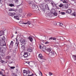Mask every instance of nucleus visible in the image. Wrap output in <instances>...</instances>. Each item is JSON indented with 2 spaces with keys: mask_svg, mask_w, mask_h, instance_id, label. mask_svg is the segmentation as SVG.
I'll use <instances>...</instances> for the list:
<instances>
[{
  "mask_svg": "<svg viewBox=\"0 0 76 76\" xmlns=\"http://www.w3.org/2000/svg\"><path fill=\"white\" fill-rule=\"evenodd\" d=\"M31 73L30 72V71L29 70H28L27 71H26L25 70H24L23 71V73L24 74H26L27 75L26 76H32L34 75V74H32V75H29V73Z\"/></svg>",
  "mask_w": 76,
  "mask_h": 76,
  "instance_id": "obj_1",
  "label": "nucleus"
},
{
  "mask_svg": "<svg viewBox=\"0 0 76 76\" xmlns=\"http://www.w3.org/2000/svg\"><path fill=\"white\" fill-rule=\"evenodd\" d=\"M20 23H22V24H24V25H28L31 28L33 27V25L31 24V22H30L29 21H28L27 23H23V22L21 23V21L20 22Z\"/></svg>",
  "mask_w": 76,
  "mask_h": 76,
  "instance_id": "obj_2",
  "label": "nucleus"
},
{
  "mask_svg": "<svg viewBox=\"0 0 76 76\" xmlns=\"http://www.w3.org/2000/svg\"><path fill=\"white\" fill-rule=\"evenodd\" d=\"M16 42L15 46V49H17L19 48V42L18 41V40L17 38H16Z\"/></svg>",
  "mask_w": 76,
  "mask_h": 76,
  "instance_id": "obj_3",
  "label": "nucleus"
},
{
  "mask_svg": "<svg viewBox=\"0 0 76 76\" xmlns=\"http://www.w3.org/2000/svg\"><path fill=\"white\" fill-rule=\"evenodd\" d=\"M20 41V43H21V45H22V44L25 45L26 44V40L23 38L21 39Z\"/></svg>",
  "mask_w": 76,
  "mask_h": 76,
  "instance_id": "obj_4",
  "label": "nucleus"
},
{
  "mask_svg": "<svg viewBox=\"0 0 76 76\" xmlns=\"http://www.w3.org/2000/svg\"><path fill=\"white\" fill-rule=\"evenodd\" d=\"M49 55L50 57H52V56H54L55 55H56V53L53 51H52L49 53Z\"/></svg>",
  "mask_w": 76,
  "mask_h": 76,
  "instance_id": "obj_5",
  "label": "nucleus"
},
{
  "mask_svg": "<svg viewBox=\"0 0 76 76\" xmlns=\"http://www.w3.org/2000/svg\"><path fill=\"white\" fill-rule=\"evenodd\" d=\"M51 49L49 48H46L45 53H50V52H51Z\"/></svg>",
  "mask_w": 76,
  "mask_h": 76,
  "instance_id": "obj_6",
  "label": "nucleus"
},
{
  "mask_svg": "<svg viewBox=\"0 0 76 76\" xmlns=\"http://www.w3.org/2000/svg\"><path fill=\"white\" fill-rule=\"evenodd\" d=\"M16 13L15 12H9L8 13V15L10 16H13L14 15H15Z\"/></svg>",
  "mask_w": 76,
  "mask_h": 76,
  "instance_id": "obj_7",
  "label": "nucleus"
},
{
  "mask_svg": "<svg viewBox=\"0 0 76 76\" xmlns=\"http://www.w3.org/2000/svg\"><path fill=\"white\" fill-rule=\"evenodd\" d=\"M46 48H46L45 46H44L42 47V50L44 52H45L46 51Z\"/></svg>",
  "mask_w": 76,
  "mask_h": 76,
  "instance_id": "obj_8",
  "label": "nucleus"
},
{
  "mask_svg": "<svg viewBox=\"0 0 76 76\" xmlns=\"http://www.w3.org/2000/svg\"><path fill=\"white\" fill-rule=\"evenodd\" d=\"M23 56L24 57H27L28 56V52H25L24 53Z\"/></svg>",
  "mask_w": 76,
  "mask_h": 76,
  "instance_id": "obj_9",
  "label": "nucleus"
},
{
  "mask_svg": "<svg viewBox=\"0 0 76 76\" xmlns=\"http://www.w3.org/2000/svg\"><path fill=\"white\" fill-rule=\"evenodd\" d=\"M50 12H51V13L53 14V15H55V13L56 12L55 9H52L50 10Z\"/></svg>",
  "mask_w": 76,
  "mask_h": 76,
  "instance_id": "obj_10",
  "label": "nucleus"
},
{
  "mask_svg": "<svg viewBox=\"0 0 76 76\" xmlns=\"http://www.w3.org/2000/svg\"><path fill=\"white\" fill-rule=\"evenodd\" d=\"M66 13H67L70 14L72 12V10L69 9L67 10L66 11Z\"/></svg>",
  "mask_w": 76,
  "mask_h": 76,
  "instance_id": "obj_11",
  "label": "nucleus"
},
{
  "mask_svg": "<svg viewBox=\"0 0 76 76\" xmlns=\"http://www.w3.org/2000/svg\"><path fill=\"white\" fill-rule=\"evenodd\" d=\"M27 51L28 52H32V49L31 48H28L27 49Z\"/></svg>",
  "mask_w": 76,
  "mask_h": 76,
  "instance_id": "obj_12",
  "label": "nucleus"
},
{
  "mask_svg": "<svg viewBox=\"0 0 76 76\" xmlns=\"http://www.w3.org/2000/svg\"><path fill=\"white\" fill-rule=\"evenodd\" d=\"M4 35V31L1 30L0 31V37Z\"/></svg>",
  "mask_w": 76,
  "mask_h": 76,
  "instance_id": "obj_13",
  "label": "nucleus"
},
{
  "mask_svg": "<svg viewBox=\"0 0 76 76\" xmlns=\"http://www.w3.org/2000/svg\"><path fill=\"white\" fill-rule=\"evenodd\" d=\"M14 19H16L17 20H19V17L17 15H15L14 16Z\"/></svg>",
  "mask_w": 76,
  "mask_h": 76,
  "instance_id": "obj_14",
  "label": "nucleus"
},
{
  "mask_svg": "<svg viewBox=\"0 0 76 76\" xmlns=\"http://www.w3.org/2000/svg\"><path fill=\"white\" fill-rule=\"evenodd\" d=\"M28 39L31 42H32V41H33V38L32 37H28Z\"/></svg>",
  "mask_w": 76,
  "mask_h": 76,
  "instance_id": "obj_15",
  "label": "nucleus"
},
{
  "mask_svg": "<svg viewBox=\"0 0 76 76\" xmlns=\"http://www.w3.org/2000/svg\"><path fill=\"white\" fill-rule=\"evenodd\" d=\"M72 58H73L74 61H76V55H72Z\"/></svg>",
  "mask_w": 76,
  "mask_h": 76,
  "instance_id": "obj_16",
  "label": "nucleus"
},
{
  "mask_svg": "<svg viewBox=\"0 0 76 76\" xmlns=\"http://www.w3.org/2000/svg\"><path fill=\"white\" fill-rule=\"evenodd\" d=\"M56 24L57 25H60L59 26H63V23H60V22L57 23H56Z\"/></svg>",
  "mask_w": 76,
  "mask_h": 76,
  "instance_id": "obj_17",
  "label": "nucleus"
},
{
  "mask_svg": "<svg viewBox=\"0 0 76 76\" xmlns=\"http://www.w3.org/2000/svg\"><path fill=\"white\" fill-rule=\"evenodd\" d=\"M36 5L35 4H33L32 6V8L33 9H35V7H36Z\"/></svg>",
  "mask_w": 76,
  "mask_h": 76,
  "instance_id": "obj_18",
  "label": "nucleus"
},
{
  "mask_svg": "<svg viewBox=\"0 0 76 76\" xmlns=\"http://www.w3.org/2000/svg\"><path fill=\"white\" fill-rule=\"evenodd\" d=\"M58 6H59L60 7H62L63 6V4L62 3L59 4L58 5Z\"/></svg>",
  "mask_w": 76,
  "mask_h": 76,
  "instance_id": "obj_19",
  "label": "nucleus"
},
{
  "mask_svg": "<svg viewBox=\"0 0 76 76\" xmlns=\"http://www.w3.org/2000/svg\"><path fill=\"white\" fill-rule=\"evenodd\" d=\"M63 3H68V1L67 0H64L63 1Z\"/></svg>",
  "mask_w": 76,
  "mask_h": 76,
  "instance_id": "obj_20",
  "label": "nucleus"
},
{
  "mask_svg": "<svg viewBox=\"0 0 76 76\" xmlns=\"http://www.w3.org/2000/svg\"><path fill=\"white\" fill-rule=\"evenodd\" d=\"M11 58V56H7L6 57V59H10Z\"/></svg>",
  "mask_w": 76,
  "mask_h": 76,
  "instance_id": "obj_21",
  "label": "nucleus"
},
{
  "mask_svg": "<svg viewBox=\"0 0 76 76\" xmlns=\"http://www.w3.org/2000/svg\"><path fill=\"white\" fill-rule=\"evenodd\" d=\"M39 58H42L43 57V56H42V54H40L39 55Z\"/></svg>",
  "mask_w": 76,
  "mask_h": 76,
  "instance_id": "obj_22",
  "label": "nucleus"
},
{
  "mask_svg": "<svg viewBox=\"0 0 76 76\" xmlns=\"http://www.w3.org/2000/svg\"><path fill=\"white\" fill-rule=\"evenodd\" d=\"M1 38L2 39V41H5V40H6L5 37H4V36H3L2 37H1Z\"/></svg>",
  "mask_w": 76,
  "mask_h": 76,
  "instance_id": "obj_23",
  "label": "nucleus"
},
{
  "mask_svg": "<svg viewBox=\"0 0 76 76\" xmlns=\"http://www.w3.org/2000/svg\"><path fill=\"white\" fill-rule=\"evenodd\" d=\"M32 14L31 13H28L27 15V16L28 17H31Z\"/></svg>",
  "mask_w": 76,
  "mask_h": 76,
  "instance_id": "obj_24",
  "label": "nucleus"
},
{
  "mask_svg": "<svg viewBox=\"0 0 76 76\" xmlns=\"http://www.w3.org/2000/svg\"><path fill=\"white\" fill-rule=\"evenodd\" d=\"M9 6H10L11 7H13L14 6V4H9Z\"/></svg>",
  "mask_w": 76,
  "mask_h": 76,
  "instance_id": "obj_25",
  "label": "nucleus"
},
{
  "mask_svg": "<svg viewBox=\"0 0 76 76\" xmlns=\"http://www.w3.org/2000/svg\"><path fill=\"white\" fill-rule=\"evenodd\" d=\"M14 43L13 42V41H11V42L10 44V45H12V46H13V44Z\"/></svg>",
  "mask_w": 76,
  "mask_h": 76,
  "instance_id": "obj_26",
  "label": "nucleus"
},
{
  "mask_svg": "<svg viewBox=\"0 0 76 76\" xmlns=\"http://www.w3.org/2000/svg\"><path fill=\"white\" fill-rule=\"evenodd\" d=\"M36 9H39L38 8V6H37V5H36L35 8V10H36Z\"/></svg>",
  "mask_w": 76,
  "mask_h": 76,
  "instance_id": "obj_27",
  "label": "nucleus"
},
{
  "mask_svg": "<svg viewBox=\"0 0 76 76\" xmlns=\"http://www.w3.org/2000/svg\"><path fill=\"white\" fill-rule=\"evenodd\" d=\"M1 62L2 64H3V63L5 62V61H3L2 60H1Z\"/></svg>",
  "mask_w": 76,
  "mask_h": 76,
  "instance_id": "obj_28",
  "label": "nucleus"
},
{
  "mask_svg": "<svg viewBox=\"0 0 76 76\" xmlns=\"http://www.w3.org/2000/svg\"><path fill=\"white\" fill-rule=\"evenodd\" d=\"M59 13L60 14H62V15H66V13H65L64 12H62Z\"/></svg>",
  "mask_w": 76,
  "mask_h": 76,
  "instance_id": "obj_29",
  "label": "nucleus"
},
{
  "mask_svg": "<svg viewBox=\"0 0 76 76\" xmlns=\"http://www.w3.org/2000/svg\"><path fill=\"white\" fill-rule=\"evenodd\" d=\"M19 13H22V10L20 9L19 10Z\"/></svg>",
  "mask_w": 76,
  "mask_h": 76,
  "instance_id": "obj_30",
  "label": "nucleus"
},
{
  "mask_svg": "<svg viewBox=\"0 0 76 76\" xmlns=\"http://www.w3.org/2000/svg\"><path fill=\"white\" fill-rule=\"evenodd\" d=\"M10 69H15V66H11V67H10Z\"/></svg>",
  "mask_w": 76,
  "mask_h": 76,
  "instance_id": "obj_31",
  "label": "nucleus"
},
{
  "mask_svg": "<svg viewBox=\"0 0 76 76\" xmlns=\"http://www.w3.org/2000/svg\"><path fill=\"white\" fill-rule=\"evenodd\" d=\"M72 16H76V13L75 12H74L72 14Z\"/></svg>",
  "mask_w": 76,
  "mask_h": 76,
  "instance_id": "obj_32",
  "label": "nucleus"
},
{
  "mask_svg": "<svg viewBox=\"0 0 76 76\" xmlns=\"http://www.w3.org/2000/svg\"><path fill=\"white\" fill-rule=\"evenodd\" d=\"M49 42H45V44H49Z\"/></svg>",
  "mask_w": 76,
  "mask_h": 76,
  "instance_id": "obj_33",
  "label": "nucleus"
},
{
  "mask_svg": "<svg viewBox=\"0 0 76 76\" xmlns=\"http://www.w3.org/2000/svg\"><path fill=\"white\" fill-rule=\"evenodd\" d=\"M6 46V44H3L2 45H0V46Z\"/></svg>",
  "mask_w": 76,
  "mask_h": 76,
  "instance_id": "obj_34",
  "label": "nucleus"
},
{
  "mask_svg": "<svg viewBox=\"0 0 76 76\" xmlns=\"http://www.w3.org/2000/svg\"><path fill=\"white\" fill-rule=\"evenodd\" d=\"M14 1L15 3H18V0H14Z\"/></svg>",
  "mask_w": 76,
  "mask_h": 76,
  "instance_id": "obj_35",
  "label": "nucleus"
},
{
  "mask_svg": "<svg viewBox=\"0 0 76 76\" xmlns=\"http://www.w3.org/2000/svg\"><path fill=\"white\" fill-rule=\"evenodd\" d=\"M40 74H39L40 76H42V72L41 71H40Z\"/></svg>",
  "mask_w": 76,
  "mask_h": 76,
  "instance_id": "obj_36",
  "label": "nucleus"
},
{
  "mask_svg": "<svg viewBox=\"0 0 76 76\" xmlns=\"http://www.w3.org/2000/svg\"><path fill=\"white\" fill-rule=\"evenodd\" d=\"M13 76H18L17 75H16V74H15L14 73H13Z\"/></svg>",
  "mask_w": 76,
  "mask_h": 76,
  "instance_id": "obj_37",
  "label": "nucleus"
},
{
  "mask_svg": "<svg viewBox=\"0 0 76 76\" xmlns=\"http://www.w3.org/2000/svg\"><path fill=\"white\" fill-rule=\"evenodd\" d=\"M49 75H50V76H51V75H53V74L52 73H51V72H50L49 73Z\"/></svg>",
  "mask_w": 76,
  "mask_h": 76,
  "instance_id": "obj_38",
  "label": "nucleus"
},
{
  "mask_svg": "<svg viewBox=\"0 0 76 76\" xmlns=\"http://www.w3.org/2000/svg\"><path fill=\"white\" fill-rule=\"evenodd\" d=\"M1 56H2V57H4V54H1Z\"/></svg>",
  "mask_w": 76,
  "mask_h": 76,
  "instance_id": "obj_39",
  "label": "nucleus"
},
{
  "mask_svg": "<svg viewBox=\"0 0 76 76\" xmlns=\"http://www.w3.org/2000/svg\"><path fill=\"white\" fill-rule=\"evenodd\" d=\"M50 39H53V37H50L49 38V40H50Z\"/></svg>",
  "mask_w": 76,
  "mask_h": 76,
  "instance_id": "obj_40",
  "label": "nucleus"
},
{
  "mask_svg": "<svg viewBox=\"0 0 76 76\" xmlns=\"http://www.w3.org/2000/svg\"><path fill=\"white\" fill-rule=\"evenodd\" d=\"M52 39L53 40H56V39L54 37H52Z\"/></svg>",
  "mask_w": 76,
  "mask_h": 76,
  "instance_id": "obj_41",
  "label": "nucleus"
},
{
  "mask_svg": "<svg viewBox=\"0 0 76 76\" xmlns=\"http://www.w3.org/2000/svg\"><path fill=\"white\" fill-rule=\"evenodd\" d=\"M54 15V16H57V13H55V14Z\"/></svg>",
  "mask_w": 76,
  "mask_h": 76,
  "instance_id": "obj_42",
  "label": "nucleus"
},
{
  "mask_svg": "<svg viewBox=\"0 0 76 76\" xmlns=\"http://www.w3.org/2000/svg\"><path fill=\"white\" fill-rule=\"evenodd\" d=\"M48 6V8H47V10H50V8H49V7H48V5H47Z\"/></svg>",
  "mask_w": 76,
  "mask_h": 76,
  "instance_id": "obj_43",
  "label": "nucleus"
},
{
  "mask_svg": "<svg viewBox=\"0 0 76 76\" xmlns=\"http://www.w3.org/2000/svg\"><path fill=\"white\" fill-rule=\"evenodd\" d=\"M0 75H3V74L2 73V72H1V71L0 72Z\"/></svg>",
  "mask_w": 76,
  "mask_h": 76,
  "instance_id": "obj_44",
  "label": "nucleus"
},
{
  "mask_svg": "<svg viewBox=\"0 0 76 76\" xmlns=\"http://www.w3.org/2000/svg\"><path fill=\"white\" fill-rule=\"evenodd\" d=\"M42 36H43V37L44 38H45H45H46L45 37V36L43 35H42Z\"/></svg>",
  "mask_w": 76,
  "mask_h": 76,
  "instance_id": "obj_45",
  "label": "nucleus"
},
{
  "mask_svg": "<svg viewBox=\"0 0 76 76\" xmlns=\"http://www.w3.org/2000/svg\"><path fill=\"white\" fill-rule=\"evenodd\" d=\"M29 4H31H31H32V3L31 2H29L28 3Z\"/></svg>",
  "mask_w": 76,
  "mask_h": 76,
  "instance_id": "obj_46",
  "label": "nucleus"
},
{
  "mask_svg": "<svg viewBox=\"0 0 76 76\" xmlns=\"http://www.w3.org/2000/svg\"><path fill=\"white\" fill-rule=\"evenodd\" d=\"M12 9H9V11H12Z\"/></svg>",
  "mask_w": 76,
  "mask_h": 76,
  "instance_id": "obj_47",
  "label": "nucleus"
},
{
  "mask_svg": "<svg viewBox=\"0 0 76 76\" xmlns=\"http://www.w3.org/2000/svg\"><path fill=\"white\" fill-rule=\"evenodd\" d=\"M26 63H27V64H29V61L26 62Z\"/></svg>",
  "mask_w": 76,
  "mask_h": 76,
  "instance_id": "obj_48",
  "label": "nucleus"
},
{
  "mask_svg": "<svg viewBox=\"0 0 76 76\" xmlns=\"http://www.w3.org/2000/svg\"><path fill=\"white\" fill-rule=\"evenodd\" d=\"M1 47H0V51H1Z\"/></svg>",
  "mask_w": 76,
  "mask_h": 76,
  "instance_id": "obj_49",
  "label": "nucleus"
},
{
  "mask_svg": "<svg viewBox=\"0 0 76 76\" xmlns=\"http://www.w3.org/2000/svg\"><path fill=\"white\" fill-rule=\"evenodd\" d=\"M2 76H6V75H2Z\"/></svg>",
  "mask_w": 76,
  "mask_h": 76,
  "instance_id": "obj_50",
  "label": "nucleus"
},
{
  "mask_svg": "<svg viewBox=\"0 0 76 76\" xmlns=\"http://www.w3.org/2000/svg\"><path fill=\"white\" fill-rule=\"evenodd\" d=\"M58 4V5H59V4H59V3H58V4Z\"/></svg>",
  "mask_w": 76,
  "mask_h": 76,
  "instance_id": "obj_51",
  "label": "nucleus"
},
{
  "mask_svg": "<svg viewBox=\"0 0 76 76\" xmlns=\"http://www.w3.org/2000/svg\"><path fill=\"white\" fill-rule=\"evenodd\" d=\"M14 11H15V12H16V11H17V10H14Z\"/></svg>",
  "mask_w": 76,
  "mask_h": 76,
  "instance_id": "obj_52",
  "label": "nucleus"
},
{
  "mask_svg": "<svg viewBox=\"0 0 76 76\" xmlns=\"http://www.w3.org/2000/svg\"><path fill=\"white\" fill-rule=\"evenodd\" d=\"M21 47L22 48V47H24V45H23L21 46Z\"/></svg>",
  "mask_w": 76,
  "mask_h": 76,
  "instance_id": "obj_53",
  "label": "nucleus"
},
{
  "mask_svg": "<svg viewBox=\"0 0 76 76\" xmlns=\"http://www.w3.org/2000/svg\"><path fill=\"white\" fill-rule=\"evenodd\" d=\"M39 48H40V49H41V46H40Z\"/></svg>",
  "mask_w": 76,
  "mask_h": 76,
  "instance_id": "obj_54",
  "label": "nucleus"
},
{
  "mask_svg": "<svg viewBox=\"0 0 76 76\" xmlns=\"http://www.w3.org/2000/svg\"><path fill=\"white\" fill-rule=\"evenodd\" d=\"M1 56H0V60H1Z\"/></svg>",
  "mask_w": 76,
  "mask_h": 76,
  "instance_id": "obj_55",
  "label": "nucleus"
},
{
  "mask_svg": "<svg viewBox=\"0 0 76 76\" xmlns=\"http://www.w3.org/2000/svg\"><path fill=\"white\" fill-rule=\"evenodd\" d=\"M15 11V10L13 9H12V11Z\"/></svg>",
  "mask_w": 76,
  "mask_h": 76,
  "instance_id": "obj_56",
  "label": "nucleus"
},
{
  "mask_svg": "<svg viewBox=\"0 0 76 76\" xmlns=\"http://www.w3.org/2000/svg\"><path fill=\"white\" fill-rule=\"evenodd\" d=\"M74 27L75 28H76V25Z\"/></svg>",
  "mask_w": 76,
  "mask_h": 76,
  "instance_id": "obj_57",
  "label": "nucleus"
},
{
  "mask_svg": "<svg viewBox=\"0 0 76 76\" xmlns=\"http://www.w3.org/2000/svg\"><path fill=\"white\" fill-rule=\"evenodd\" d=\"M51 4H52V5H53V3H52V2H51Z\"/></svg>",
  "mask_w": 76,
  "mask_h": 76,
  "instance_id": "obj_58",
  "label": "nucleus"
},
{
  "mask_svg": "<svg viewBox=\"0 0 76 76\" xmlns=\"http://www.w3.org/2000/svg\"><path fill=\"white\" fill-rule=\"evenodd\" d=\"M13 37H14V36H12V38H13Z\"/></svg>",
  "mask_w": 76,
  "mask_h": 76,
  "instance_id": "obj_59",
  "label": "nucleus"
},
{
  "mask_svg": "<svg viewBox=\"0 0 76 76\" xmlns=\"http://www.w3.org/2000/svg\"><path fill=\"white\" fill-rule=\"evenodd\" d=\"M17 33V32L16 31L15 32V34H16Z\"/></svg>",
  "mask_w": 76,
  "mask_h": 76,
  "instance_id": "obj_60",
  "label": "nucleus"
},
{
  "mask_svg": "<svg viewBox=\"0 0 76 76\" xmlns=\"http://www.w3.org/2000/svg\"><path fill=\"white\" fill-rule=\"evenodd\" d=\"M18 6H19V5H18V6H17V7H18Z\"/></svg>",
  "mask_w": 76,
  "mask_h": 76,
  "instance_id": "obj_61",
  "label": "nucleus"
},
{
  "mask_svg": "<svg viewBox=\"0 0 76 76\" xmlns=\"http://www.w3.org/2000/svg\"><path fill=\"white\" fill-rule=\"evenodd\" d=\"M48 0V1H51V0Z\"/></svg>",
  "mask_w": 76,
  "mask_h": 76,
  "instance_id": "obj_62",
  "label": "nucleus"
},
{
  "mask_svg": "<svg viewBox=\"0 0 76 76\" xmlns=\"http://www.w3.org/2000/svg\"><path fill=\"white\" fill-rule=\"evenodd\" d=\"M72 0V1H75V0Z\"/></svg>",
  "mask_w": 76,
  "mask_h": 76,
  "instance_id": "obj_63",
  "label": "nucleus"
},
{
  "mask_svg": "<svg viewBox=\"0 0 76 76\" xmlns=\"http://www.w3.org/2000/svg\"><path fill=\"white\" fill-rule=\"evenodd\" d=\"M11 63H13V62H10Z\"/></svg>",
  "mask_w": 76,
  "mask_h": 76,
  "instance_id": "obj_64",
  "label": "nucleus"
}]
</instances>
